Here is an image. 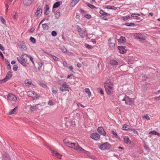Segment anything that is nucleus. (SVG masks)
Listing matches in <instances>:
<instances>
[{
	"mask_svg": "<svg viewBox=\"0 0 160 160\" xmlns=\"http://www.w3.org/2000/svg\"><path fill=\"white\" fill-rule=\"evenodd\" d=\"M15 111L14 110V109H12L11 110H10V111L9 112L8 114L9 115H11L14 113V112H15Z\"/></svg>",
	"mask_w": 160,
	"mask_h": 160,
	"instance_id": "nucleus-47",
	"label": "nucleus"
},
{
	"mask_svg": "<svg viewBox=\"0 0 160 160\" xmlns=\"http://www.w3.org/2000/svg\"><path fill=\"white\" fill-rule=\"evenodd\" d=\"M59 2H56L53 5V8H55L58 7L60 5Z\"/></svg>",
	"mask_w": 160,
	"mask_h": 160,
	"instance_id": "nucleus-28",
	"label": "nucleus"
},
{
	"mask_svg": "<svg viewBox=\"0 0 160 160\" xmlns=\"http://www.w3.org/2000/svg\"><path fill=\"white\" fill-rule=\"evenodd\" d=\"M43 65V63H40V64L39 65V67H38V69H40L42 67V65Z\"/></svg>",
	"mask_w": 160,
	"mask_h": 160,
	"instance_id": "nucleus-60",
	"label": "nucleus"
},
{
	"mask_svg": "<svg viewBox=\"0 0 160 160\" xmlns=\"http://www.w3.org/2000/svg\"><path fill=\"white\" fill-rule=\"evenodd\" d=\"M30 40L31 41V42H32L33 43H35L36 42V39L34 38L31 37L30 38Z\"/></svg>",
	"mask_w": 160,
	"mask_h": 160,
	"instance_id": "nucleus-35",
	"label": "nucleus"
},
{
	"mask_svg": "<svg viewBox=\"0 0 160 160\" xmlns=\"http://www.w3.org/2000/svg\"><path fill=\"white\" fill-rule=\"evenodd\" d=\"M125 25L126 26H135V24L133 23H125Z\"/></svg>",
	"mask_w": 160,
	"mask_h": 160,
	"instance_id": "nucleus-39",
	"label": "nucleus"
},
{
	"mask_svg": "<svg viewBox=\"0 0 160 160\" xmlns=\"http://www.w3.org/2000/svg\"><path fill=\"white\" fill-rule=\"evenodd\" d=\"M20 44L19 45V47L21 49L25 50L26 49V46L25 43L23 42H20Z\"/></svg>",
	"mask_w": 160,
	"mask_h": 160,
	"instance_id": "nucleus-14",
	"label": "nucleus"
},
{
	"mask_svg": "<svg viewBox=\"0 0 160 160\" xmlns=\"http://www.w3.org/2000/svg\"><path fill=\"white\" fill-rule=\"evenodd\" d=\"M135 36L136 38L142 40H145L146 38V36L141 33H136L135 35Z\"/></svg>",
	"mask_w": 160,
	"mask_h": 160,
	"instance_id": "nucleus-10",
	"label": "nucleus"
},
{
	"mask_svg": "<svg viewBox=\"0 0 160 160\" xmlns=\"http://www.w3.org/2000/svg\"><path fill=\"white\" fill-rule=\"evenodd\" d=\"M50 55L52 57V58H53V59L54 60H55L56 61L58 60V58L57 57H56L52 55Z\"/></svg>",
	"mask_w": 160,
	"mask_h": 160,
	"instance_id": "nucleus-51",
	"label": "nucleus"
},
{
	"mask_svg": "<svg viewBox=\"0 0 160 160\" xmlns=\"http://www.w3.org/2000/svg\"><path fill=\"white\" fill-rule=\"evenodd\" d=\"M52 35L53 36H56L57 35V33L55 31H53L52 32Z\"/></svg>",
	"mask_w": 160,
	"mask_h": 160,
	"instance_id": "nucleus-50",
	"label": "nucleus"
},
{
	"mask_svg": "<svg viewBox=\"0 0 160 160\" xmlns=\"http://www.w3.org/2000/svg\"><path fill=\"white\" fill-rule=\"evenodd\" d=\"M110 44L111 45H110L112 46V47H114L115 46V44L114 43L111 42L110 43Z\"/></svg>",
	"mask_w": 160,
	"mask_h": 160,
	"instance_id": "nucleus-64",
	"label": "nucleus"
},
{
	"mask_svg": "<svg viewBox=\"0 0 160 160\" xmlns=\"http://www.w3.org/2000/svg\"><path fill=\"white\" fill-rule=\"evenodd\" d=\"M129 131H132L133 133L136 134L138 135V132L136 131L134 129L130 128L129 129Z\"/></svg>",
	"mask_w": 160,
	"mask_h": 160,
	"instance_id": "nucleus-34",
	"label": "nucleus"
},
{
	"mask_svg": "<svg viewBox=\"0 0 160 160\" xmlns=\"http://www.w3.org/2000/svg\"><path fill=\"white\" fill-rule=\"evenodd\" d=\"M25 83L26 84L28 85H31L32 83V82H29V80L28 79H27L25 80Z\"/></svg>",
	"mask_w": 160,
	"mask_h": 160,
	"instance_id": "nucleus-42",
	"label": "nucleus"
},
{
	"mask_svg": "<svg viewBox=\"0 0 160 160\" xmlns=\"http://www.w3.org/2000/svg\"><path fill=\"white\" fill-rule=\"evenodd\" d=\"M111 145L108 142L102 144L99 146V148L102 150H104L106 149H109L111 148Z\"/></svg>",
	"mask_w": 160,
	"mask_h": 160,
	"instance_id": "nucleus-5",
	"label": "nucleus"
},
{
	"mask_svg": "<svg viewBox=\"0 0 160 160\" xmlns=\"http://www.w3.org/2000/svg\"><path fill=\"white\" fill-rule=\"evenodd\" d=\"M125 103L127 105H131L134 103V99L133 98H130L128 96H126V98L125 100Z\"/></svg>",
	"mask_w": 160,
	"mask_h": 160,
	"instance_id": "nucleus-7",
	"label": "nucleus"
},
{
	"mask_svg": "<svg viewBox=\"0 0 160 160\" xmlns=\"http://www.w3.org/2000/svg\"><path fill=\"white\" fill-rule=\"evenodd\" d=\"M60 90L62 92H64V91H69L68 89H67L66 88H62V87L60 88Z\"/></svg>",
	"mask_w": 160,
	"mask_h": 160,
	"instance_id": "nucleus-44",
	"label": "nucleus"
},
{
	"mask_svg": "<svg viewBox=\"0 0 160 160\" xmlns=\"http://www.w3.org/2000/svg\"><path fill=\"white\" fill-rule=\"evenodd\" d=\"M51 153L53 155L57 157L58 158L60 159L61 158L62 155L60 153H57L56 151L54 150H52L51 151Z\"/></svg>",
	"mask_w": 160,
	"mask_h": 160,
	"instance_id": "nucleus-12",
	"label": "nucleus"
},
{
	"mask_svg": "<svg viewBox=\"0 0 160 160\" xmlns=\"http://www.w3.org/2000/svg\"><path fill=\"white\" fill-rule=\"evenodd\" d=\"M60 49L62 50V52L65 53L67 52V50L66 48L64 47H60Z\"/></svg>",
	"mask_w": 160,
	"mask_h": 160,
	"instance_id": "nucleus-36",
	"label": "nucleus"
},
{
	"mask_svg": "<svg viewBox=\"0 0 160 160\" xmlns=\"http://www.w3.org/2000/svg\"><path fill=\"white\" fill-rule=\"evenodd\" d=\"M100 17L102 18H103L104 20H107L108 19L106 17L104 16H101Z\"/></svg>",
	"mask_w": 160,
	"mask_h": 160,
	"instance_id": "nucleus-56",
	"label": "nucleus"
},
{
	"mask_svg": "<svg viewBox=\"0 0 160 160\" xmlns=\"http://www.w3.org/2000/svg\"><path fill=\"white\" fill-rule=\"evenodd\" d=\"M85 45L86 46V47L89 49H90L92 48V46H91L90 45H89L88 44H85Z\"/></svg>",
	"mask_w": 160,
	"mask_h": 160,
	"instance_id": "nucleus-53",
	"label": "nucleus"
},
{
	"mask_svg": "<svg viewBox=\"0 0 160 160\" xmlns=\"http://www.w3.org/2000/svg\"><path fill=\"white\" fill-rule=\"evenodd\" d=\"M68 147L73 148L74 149L77 151H83V153H86L87 154H88V153H89L88 152L84 150L81 147H79L77 143H75L71 142L70 145L68 146Z\"/></svg>",
	"mask_w": 160,
	"mask_h": 160,
	"instance_id": "nucleus-2",
	"label": "nucleus"
},
{
	"mask_svg": "<svg viewBox=\"0 0 160 160\" xmlns=\"http://www.w3.org/2000/svg\"><path fill=\"white\" fill-rule=\"evenodd\" d=\"M55 14V17L56 18L58 19L60 16V11L59 10H57Z\"/></svg>",
	"mask_w": 160,
	"mask_h": 160,
	"instance_id": "nucleus-24",
	"label": "nucleus"
},
{
	"mask_svg": "<svg viewBox=\"0 0 160 160\" xmlns=\"http://www.w3.org/2000/svg\"><path fill=\"white\" fill-rule=\"evenodd\" d=\"M58 89L55 86H53L52 88V92L54 94H56L57 92Z\"/></svg>",
	"mask_w": 160,
	"mask_h": 160,
	"instance_id": "nucleus-23",
	"label": "nucleus"
},
{
	"mask_svg": "<svg viewBox=\"0 0 160 160\" xmlns=\"http://www.w3.org/2000/svg\"><path fill=\"white\" fill-rule=\"evenodd\" d=\"M23 3L26 6L30 5L32 2V0H23Z\"/></svg>",
	"mask_w": 160,
	"mask_h": 160,
	"instance_id": "nucleus-15",
	"label": "nucleus"
},
{
	"mask_svg": "<svg viewBox=\"0 0 160 160\" xmlns=\"http://www.w3.org/2000/svg\"><path fill=\"white\" fill-rule=\"evenodd\" d=\"M122 19L124 20H126L130 18L129 16H126L122 17Z\"/></svg>",
	"mask_w": 160,
	"mask_h": 160,
	"instance_id": "nucleus-48",
	"label": "nucleus"
},
{
	"mask_svg": "<svg viewBox=\"0 0 160 160\" xmlns=\"http://www.w3.org/2000/svg\"><path fill=\"white\" fill-rule=\"evenodd\" d=\"M25 54H22L21 55V57L19 58H17V59L18 61L24 67H26V63L27 61V59L25 57H26V55Z\"/></svg>",
	"mask_w": 160,
	"mask_h": 160,
	"instance_id": "nucleus-3",
	"label": "nucleus"
},
{
	"mask_svg": "<svg viewBox=\"0 0 160 160\" xmlns=\"http://www.w3.org/2000/svg\"><path fill=\"white\" fill-rule=\"evenodd\" d=\"M69 68L70 69V70L72 72H74V71L72 70L73 68L72 66L69 67Z\"/></svg>",
	"mask_w": 160,
	"mask_h": 160,
	"instance_id": "nucleus-61",
	"label": "nucleus"
},
{
	"mask_svg": "<svg viewBox=\"0 0 160 160\" xmlns=\"http://www.w3.org/2000/svg\"><path fill=\"white\" fill-rule=\"evenodd\" d=\"M124 96H123L122 95H120L119 97H118V100L119 102H124L125 100V99L126 98V95H124Z\"/></svg>",
	"mask_w": 160,
	"mask_h": 160,
	"instance_id": "nucleus-18",
	"label": "nucleus"
},
{
	"mask_svg": "<svg viewBox=\"0 0 160 160\" xmlns=\"http://www.w3.org/2000/svg\"><path fill=\"white\" fill-rule=\"evenodd\" d=\"M13 69L14 71H17L18 69V66L16 65H14Z\"/></svg>",
	"mask_w": 160,
	"mask_h": 160,
	"instance_id": "nucleus-54",
	"label": "nucleus"
},
{
	"mask_svg": "<svg viewBox=\"0 0 160 160\" xmlns=\"http://www.w3.org/2000/svg\"><path fill=\"white\" fill-rule=\"evenodd\" d=\"M62 86L65 88H68V85L66 82H64L62 84Z\"/></svg>",
	"mask_w": 160,
	"mask_h": 160,
	"instance_id": "nucleus-52",
	"label": "nucleus"
},
{
	"mask_svg": "<svg viewBox=\"0 0 160 160\" xmlns=\"http://www.w3.org/2000/svg\"><path fill=\"white\" fill-rule=\"evenodd\" d=\"M149 133L150 134H152V135H157V134H158V132H156L155 131H150L149 132Z\"/></svg>",
	"mask_w": 160,
	"mask_h": 160,
	"instance_id": "nucleus-46",
	"label": "nucleus"
},
{
	"mask_svg": "<svg viewBox=\"0 0 160 160\" xmlns=\"http://www.w3.org/2000/svg\"><path fill=\"white\" fill-rule=\"evenodd\" d=\"M85 92L88 94V96L89 97H90L91 95V93L90 92L89 89L88 88H86L85 89Z\"/></svg>",
	"mask_w": 160,
	"mask_h": 160,
	"instance_id": "nucleus-25",
	"label": "nucleus"
},
{
	"mask_svg": "<svg viewBox=\"0 0 160 160\" xmlns=\"http://www.w3.org/2000/svg\"><path fill=\"white\" fill-rule=\"evenodd\" d=\"M110 63L111 65L113 66H117L118 65V62L115 60L113 59L110 61Z\"/></svg>",
	"mask_w": 160,
	"mask_h": 160,
	"instance_id": "nucleus-20",
	"label": "nucleus"
},
{
	"mask_svg": "<svg viewBox=\"0 0 160 160\" xmlns=\"http://www.w3.org/2000/svg\"><path fill=\"white\" fill-rule=\"evenodd\" d=\"M36 106L37 110H38V109H39V110L42 109V107L43 106L41 104H37L36 105Z\"/></svg>",
	"mask_w": 160,
	"mask_h": 160,
	"instance_id": "nucleus-31",
	"label": "nucleus"
},
{
	"mask_svg": "<svg viewBox=\"0 0 160 160\" xmlns=\"http://www.w3.org/2000/svg\"><path fill=\"white\" fill-rule=\"evenodd\" d=\"M39 84L41 86L43 87H44L46 86V85L42 81L39 82Z\"/></svg>",
	"mask_w": 160,
	"mask_h": 160,
	"instance_id": "nucleus-49",
	"label": "nucleus"
},
{
	"mask_svg": "<svg viewBox=\"0 0 160 160\" xmlns=\"http://www.w3.org/2000/svg\"><path fill=\"white\" fill-rule=\"evenodd\" d=\"M118 48L121 53L124 54L126 52V50L125 49L124 47L123 46H118Z\"/></svg>",
	"mask_w": 160,
	"mask_h": 160,
	"instance_id": "nucleus-13",
	"label": "nucleus"
},
{
	"mask_svg": "<svg viewBox=\"0 0 160 160\" xmlns=\"http://www.w3.org/2000/svg\"><path fill=\"white\" fill-rule=\"evenodd\" d=\"M77 29L79 33V35L82 38H84L85 37V32L82 30V28H80L79 26H77Z\"/></svg>",
	"mask_w": 160,
	"mask_h": 160,
	"instance_id": "nucleus-9",
	"label": "nucleus"
},
{
	"mask_svg": "<svg viewBox=\"0 0 160 160\" xmlns=\"http://www.w3.org/2000/svg\"><path fill=\"white\" fill-rule=\"evenodd\" d=\"M0 19L2 23L4 24H5L6 21L1 16L0 17Z\"/></svg>",
	"mask_w": 160,
	"mask_h": 160,
	"instance_id": "nucleus-40",
	"label": "nucleus"
},
{
	"mask_svg": "<svg viewBox=\"0 0 160 160\" xmlns=\"http://www.w3.org/2000/svg\"><path fill=\"white\" fill-rule=\"evenodd\" d=\"M142 118H144L147 119V120H150V118L149 117L148 115V114H146L142 116Z\"/></svg>",
	"mask_w": 160,
	"mask_h": 160,
	"instance_id": "nucleus-41",
	"label": "nucleus"
},
{
	"mask_svg": "<svg viewBox=\"0 0 160 160\" xmlns=\"http://www.w3.org/2000/svg\"><path fill=\"white\" fill-rule=\"evenodd\" d=\"M84 16L85 18L88 19H90L91 18V16L88 14H87L85 15Z\"/></svg>",
	"mask_w": 160,
	"mask_h": 160,
	"instance_id": "nucleus-43",
	"label": "nucleus"
},
{
	"mask_svg": "<svg viewBox=\"0 0 160 160\" xmlns=\"http://www.w3.org/2000/svg\"><path fill=\"white\" fill-rule=\"evenodd\" d=\"M112 133L114 135H115V136H117L118 135H117V134L114 131V130H112Z\"/></svg>",
	"mask_w": 160,
	"mask_h": 160,
	"instance_id": "nucleus-62",
	"label": "nucleus"
},
{
	"mask_svg": "<svg viewBox=\"0 0 160 160\" xmlns=\"http://www.w3.org/2000/svg\"><path fill=\"white\" fill-rule=\"evenodd\" d=\"M87 5L90 8H91L92 9H93L94 8H97L94 6V5L89 4L88 3H87Z\"/></svg>",
	"mask_w": 160,
	"mask_h": 160,
	"instance_id": "nucleus-32",
	"label": "nucleus"
},
{
	"mask_svg": "<svg viewBox=\"0 0 160 160\" xmlns=\"http://www.w3.org/2000/svg\"><path fill=\"white\" fill-rule=\"evenodd\" d=\"M104 84V86L107 94L108 95H110L113 92V84L109 80H107Z\"/></svg>",
	"mask_w": 160,
	"mask_h": 160,
	"instance_id": "nucleus-1",
	"label": "nucleus"
},
{
	"mask_svg": "<svg viewBox=\"0 0 160 160\" xmlns=\"http://www.w3.org/2000/svg\"><path fill=\"white\" fill-rule=\"evenodd\" d=\"M26 55V57H28L29 58L30 60L31 61L33 64H34V62L33 61V58L30 55L28 54H25Z\"/></svg>",
	"mask_w": 160,
	"mask_h": 160,
	"instance_id": "nucleus-29",
	"label": "nucleus"
},
{
	"mask_svg": "<svg viewBox=\"0 0 160 160\" xmlns=\"http://www.w3.org/2000/svg\"><path fill=\"white\" fill-rule=\"evenodd\" d=\"M117 8L114 6H111V9H113L114 10H115L117 9Z\"/></svg>",
	"mask_w": 160,
	"mask_h": 160,
	"instance_id": "nucleus-63",
	"label": "nucleus"
},
{
	"mask_svg": "<svg viewBox=\"0 0 160 160\" xmlns=\"http://www.w3.org/2000/svg\"><path fill=\"white\" fill-rule=\"evenodd\" d=\"M48 104L50 106H52L54 104V103L52 101L49 100L48 102Z\"/></svg>",
	"mask_w": 160,
	"mask_h": 160,
	"instance_id": "nucleus-45",
	"label": "nucleus"
},
{
	"mask_svg": "<svg viewBox=\"0 0 160 160\" xmlns=\"http://www.w3.org/2000/svg\"><path fill=\"white\" fill-rule=\"evenodd\" d=\"M42 9L39 6L38 8L35 13V15L36 17L38 16L39 14H40V12L42 13Z\"/></svg>",
	"mask_w": 160,
	"mask_h": 160,
	"instance_id": "nucleus-16",
	"label": "nucleus"
},
{
	"mask_svg": "<svg viewBox=\"0 0 160 160\" xmlns=\"http://www.w3.org/2000/svg\"><path fill=\"white\" fill-rule=\"evenodd\" d=\"M12 76V72L11 71H8L6 75V76L3 79L1 80L0 81V83H2V82H5L10 78H11Z\"/></svg>",
	"mask_w": 160,
	"mask_h": 160,
	"instance_id": "nucleus-6",
	"label": "nucleus"
},
{
	"mask_svg": "<svg viewBox=\"0 0 160 160\" xmlns=\"http://www.w3.org/2000/svg\"><path fill=\"white\" fill-rule=\"evenodd\" d=\"M99 13L101 14L104 15H107V16H110V14H109L107 13L104 12V11L103 10H100V11L99 12Z\"/></svg>",
	"mask_w": 160,
	"mask_h": 160,
	"instance_id": "nucleus-26",
	"label": "nucleus"
},
{
	"mask_svg": "<svg viewBox=\"0 0 160 160\" xmlns=\"http://www.w3.org/2000/svg\"><path fill=\"white\" fill-rule=\"evenodd\" d=\"M45 12L44 13L46 15H48L49 14L48 11H49V8L47 4H46L45 5Z\"/></svg>",
	"mask_w": 160,
	"mask_h": 160,
	"instance_id": "nucleus-21",
	"label": "nucleus"
},
{
	"mask_svg": "<svg viewBox=\"0 0 160 160\" xmlns=\"http://www.w3.org/2000/svg\"><path fill=\"white\" fill-rule=\"evenodd\" d=\"M0 49L2 51H3L5 50L4 47L1 44H0Z\"/></svg>",
	"mask_w": 160,
	"mask_h": 160,
	"instance_id": "nucleus-55",
	"label": "nucleus"
},
{
	"mask_svg": "<svg viewBox=\"0 0 160 160\" xmlns=\"http://www.w3.org/2000/svg\"><path fill=\"white\" fill-rule=\"evenodd\" d=\"M17 97L13 94L9 93L7 96V100L8 101L16 102Z\"/></svg>",
	"mask_w": 160,
	"mask_h": 160,
	"instance_id": "nucleus-4",
	"label": "nucleus"
},
{
	"mask_svg": "<svg viewBox=\"0 0 160 160\" xmlns=\"http://www.w3.org/2000/svg\"><path fill=\"white\" fill-rule=\"evenodd\" d=\"M33 92L35 93V92L34 91H29L27 92V95L30 96H31L32 95V93H33Z\"/></svg>",
	"mask_w": 160,
	"mask_h": 160,
	"instance_id": "nucleus-38",
	"label": "nucleus"
},
{
	"mask_svg": "<svg viewBox=\"0 0 160 160\" xmlns=\"http://www.w3.org/2000/svg\"><path fill=\"white\" fill-rule=\"evenodd\" d=\"M63 65L65 67H68L67 63L66 62L64 61L63 62Z\"/></svg>",
	"mask_w": 160,
	"mask_h": 160,
	"instance_id": "nucleus-58",
	"label": "nucleus"
},
{
	"mask_svg": "<svg viewBox=\"0 0 160 160\" xmlns=\"http://www.w3.org/2000/svg\"><path fill=\"white\" fill-rule=\"evenodd\" d=\"M90 136L92 138L95 140H98L100 138V135L97 133H92L90 135Z\"/></svg>",
	"mask_w": 160,
	"mask_h": 160,
	"instance_id": "nucleus-8",
	"label": "nucleus"
},
{
	"mask_svg": "<svg viewBox=\"0 0 160 160\" xmlns=\"http://www.w3.org/2000/svg\"><path fill=\"white\" fill-rule=\"evenodd\" d=\"M140 15L139 13H134L132 14L131 16L133 18H136Z\"/></svg>",
	"mask_w": 160,
	"mask_h": 160,
	"instance_id": "nucleus-37",
	"label": "nucleus"
},
{
	"mask_svg": "<svg viewBox=\"0 0 160 160\" xmlns=\"http://www.w3.org/2000/svg\"><path fill=\"white\" fill-rule=\"evenodd\" d=\"M7 68L8 70H11V67L10 64H8V65H7Z\"/></svg>",
	"mask_w": 160,
	"mask_h": 160,
	"instance_id": "nucleus-59",
	"label": "nucleus"
},
{
	"mask_svg": "<svg viewBox=\"0 0 160 160\" xmlns=\"http://www.w3.org/2000/svg\"><path fill=\"white\" fill-rule=\"evenodd\" d=\"M98 132L101 134L105 136L106 133L105 132L104 129L102 127H99L98 129Z\"/></svg>",
	"mask_w": 160,
	"mask_h": 160,
	"instance_id": "nucleus-11",
	"label": "nucleus"
},
{
	"mask_svg": "<svg viewBox=\"0 0 160 160\" xmlns=\"http://www.w3.org/2000/svg\"><path fill=\"white\" fill-rule=\"evenodd\" d=\"M99 91H100V93L102 95H103L104 94L103 91L102 90V88H100Z\"/></svg>",
	"mask_w": 160,
	"mask_h": 160,
	"instance_id": "nucleus-57",
	"label": "nucleus"
},
{
	"mask_svg": "<svg viewBox=\"0 0 160 160\" xmlns=\"http://www.w3.org/2000/svg\"><path fill=\"white\" fill-rule=\"evenodd\" d=\"M42 26L43 29L45 30H48L49 28V26L46 23L42 24Z\"/></svg>",
	"mask_w": 160,
	"mask_h": 160,
	"instance_id": "nucleus-27",
	"label": "nucleus"
},
{
	"mask_svg": "<svg viewBox=\"0 0 160 160\" xmlns=\"http://www.w3.org/2000/svg\"><path fill=\"white\" fill-rule=\"evenodd\" d=\"M30 110L32 111H34L36 110H37L36 106H31L30 108Z\"/></svg>",
	"mask_w": 160,
	"mask_h": 160,
	"instance_id": "nucleus-33",
	"label": "nucleus"
},
{
	"mask_svg": "<svg viewBox=\"0 0 160 160\" xmlns=\"http://www.w3.org/2000/svg\"><path fill=\"white\" fill-rule=\"evenodd\" d=\"M124 142L126 144H130L131 141L129 139V137L128 136H125L124 137Z\"/></svg>",
	"mask_w": 160,
	"mask_h": 160,
	"instance_id": "nucleus-17",
	"label": "nucleus"
},
{
	"mask_svg": "<svg viewBox=\"0 0 160 160\" xmlns=\"http://www.w3.org/2000/svg\"><path fill=\"white\" fill-rule=\"evenodd\" d=\"M129 126L127 125L126 124H124L123 125L122 127V129L123 130H128L129 131V129L131 128H129Z\"/></svg>",
	"mask_w": 160,
	"mask_h": 160,
	"instance_id": "nucleus-30",
	"label": "nucleus"
},
{
	"mask_svg": "<svg viewBox=\"0 0 160 160\" xmlns=\"http://www.w3.org/2000/svg\"><path fill=\"white\" fill-rule=\"evenodd\" d=\"M126 40L125 38L123 37H121L118 40V44H121L123 42H125Z\"/></svg>",
	"mask_w": 160,
	"mask_h": 160,
	"instance_id": "nucleus-19",
	"label": "nucleus"
},
{
	"mask_svg": "<svg viewBox=\"0 0 160 160\" xmlns=\"http://www.w3.org/2000/svg\"><path fill=\"white\" fill-rule=\"evenodd\" d=\"M63 142L64 143L67 145L68 147V146L70 145L71 142H69L67 139H65L63 140Z\"/></svg>",
	"mask_w": 160,
	"mask_h": 160,
	"instance_id": "nucleus-22",
	"label": "nucleus"
}]
</instances>
